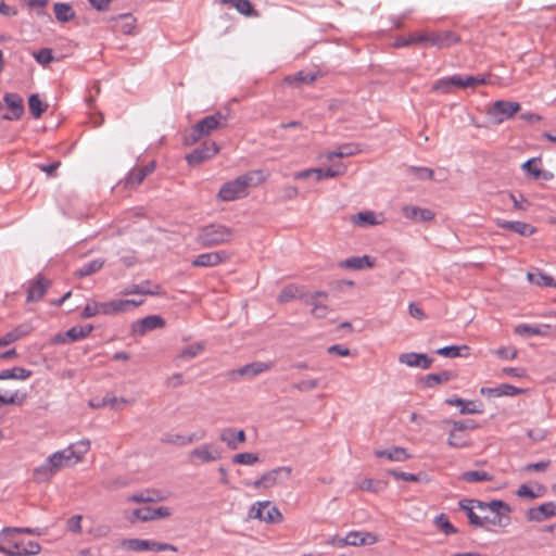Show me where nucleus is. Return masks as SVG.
I'll return each instance as SVG.
<instances>
[{"instance_id": "nucleus-1", "label": "nucleus", "mask_w": 556, "mask_h": 556, "mask_svg": "<svg viewBox=\"0 0 556 556\" xmlns=\"http://www.w3.org/2000/svg\"><path fill=\"white\" fill-rule=\"evenodd\" d=\"M460 36L448 29L415 31L408 36H399L393 41L394 48L422 46L437 49H447L460 42Z\"/></svg>"}, {"instance_id": "nucleus-2", "label": "nucleus", "mask_w": 556, "mask_h": 556, "mask_svg": "<svg viewBox=\"0 0 556 556\" xmlns=\"http://www.w3.org/2000/svg\"><path fill=\"white\" fill-rule=\"evenodd\" d=\"M346 154L342 149L336 151H327L320 155V159L327 163V165L318 168H309L294 174L295 179L313 178L315 181H320L326 178H333L344 174L345 165L340 161Z\"/></svg>"}, {"instance_id": "nucleus-3", "label": "nucleus", "mask_w": 556, "mask_h": 556, "mask_svg": "<svg viewBox=\"0 0 556 556\" xmlns=\"http://www.w3.org/2000/svg\"><path fill=\"white\" fill-rule=\"evenodd\" d=\"M265 180V177L260 170L248 172L236 179L225 182L217 194L222 201H235L248 194L250 187H256Z\"/></svg>"}, {"instance_id": "nucleus-4", "label": "nucleus", "mask_w": 556, "mask_h": 556, "mask_svg": "<svg viewBox=\"0 0 556 556\" xmlns=\"http://www.w3.org/2000/svg\"><path fill=\"white\" fill-rule=\"evenodd\" d=\"M477 508L482 513L483 526L480 528L492 530L493 528H505L510 523V508L503 501L477 502Z\"/></svg>"}, {"instance_id": "nucleus-5", "label": "nucleus", "mask_w": 556, "mask_h": 556, "mask_svg": "<svg viewBox=\"0 0 556 556\" xmlns=\"http://www.w3.org/2000/svg\"><path fill=\"white\" fill-rule=\"evenodd\" d=\"M233 238V229L223 224H208L198 229L195 241L202 248H213L229 243Z\"/></svg>"}, {"instance_id": "nucleus-6", "label": "nucleus", "mask_w": 556, "mask_h": 556, "mask_svg": "<svg viewBox=\"0 0 556 556\" xmlns=\"http://www.w3.org/2000/svg\"><path fill=\"white\" fill-rule=\"evenodd\" d=\"M226 124V116L222 113L207 115L198 123H195L190 132L185 136L184 142L186 146H192L201 140L203 137L211 135L212 131L223 127Z\"/></svg>"}, {"instance_id": "nucleus-7", "label": "nucleus", "mask_w": 556, "mask_h": 556, "mask_svg": "<svg viewBox=\"0 0 556 556\" xmlns=\"http://www.w3.org/2000/svg\"><path fill=\"white\" fill-rule=\"evenodd\" d=\"M77 445L78 451H75L71 445L62 451L53 453L47 458L56 472L71 464L79 462L81 459V455L86 454L90 448V442L88 440L80 441Z\"/></svg>"}, {"instance_id": "nucleus-8", "label": "nucleus", "mask_w": 556, "mask_h": 556, "mask_svg": "<svg viewBox=\"0 0 556 556\" xmlns=\"http://www.w3.org/2000/svg\"><path fill=\"white\" fill-rule=\"evenodd\" d=\"M521 109L515 101L497 100L493 102L485 111L488 118L494 124L500 125L515 116Z\"/></svg>"}, {"instance_id": "nucleus-9", "label": "nucleus", "mask_w": 556, "mask_h": 556, "mask_svg": "<svg viewBox=\"0 0 556 556\" xmlns=\"http://www.w3.org/2000/svg\"><path fill=\"white\" fill-rule=\"evenodd\" d=\"M119 546L126 551L130 552H165L172 551L177 552V547L169 543H162L151 540H142V539H124L121 541Z\"/></svg>"}, {"instance_id": "nucleus-10", "label": "nucleus", "mask_w": 556, "mask_h": 556, "mask_svg": "<svg viewBox=\"0 0 556 556\" xmlns=\"http://www.w3.org/2000/svg\"><path fill=\"white\" fill-rule=\"evenodd\" d=\"M249 517L267 523H278L283 519L277 506L273 505L269 501L253 504L249 511Z\"/></svg>"}, {"instance_id": "nucleus-11", "label": "nucleus", "mask_w": 556, "mask_h": 556, "mask_svg": "<svg viewBox=\"0 0 556 556\" xmlns=\"http://www.w3.org/2000/svg\"><path fill=\"white\" fill-rule=\"evenodd\" d=\"M291 468L287 466L277 467L273 470L264 473L260 479L255 480L252 485L253 488H265L269 489L278 484H282L290 479Z\"/></svg>"}, {"instance_id": "nucleus-12", "label": "nucleus", "mask_w": 556, "mask_h": 556, "mask_svg": "<svg viewBox=\"0 0 556 556\" xmlns=\"http://www.w3.org/2000/svg\"><path fill=\"white\" fill-rule=\"evenodd\" d=\"M170 509L165 506L160 507H141L134 509L130 515H127L126 518L129 522L135 523L136 521H151L161 518H167L170 516Z\"/></svg>"}, {"instance_id": "nucleus-13", "label": "nucleus", "mask_w": 556, "mask_h": 556, "mask_svg": "<svg viewBox=\"0 0 556 556\" xmlns=\"http://www.w3.org/2000/svg\"><path fill=\"white\" fill-rule=\"evenodd\" d=\"M273 367V362H253L238 369L231 370L229 372V378L231 380H237V376L254 378L262 372L268 371Z\"/></svg>"}, {"instance_id": "nucleus-14", "label": "nucleus", "mask_w": 556, "mask_h": 556, "mask_svg": "<svg viewBox=\"0 0 556 556\" xmlns=\"http://www.w3.org/2000/svg\"><path fill=\"white\" fill-rule=\"evenodd\" d=\"M116 303L115 300L109 302H88L84 307L80 316L81 318H91L97 315H116Z\"/></svg>"}, {"instance_id": "nucleus-15", "label": "nucleus", "mask_w": 556, "mask_h": 556, "mask_svg": "<svg viewBox=\"0 0 556 556\" xmlns=\"http://www.w3.org/2000/svg\"><path fill=\"white\" fill-rule=\"evenodd\" d=\"M219 151L214 141H204L199 148L194 149L186 156L189 165H198L207 159L213 157Z\"/></svg>"}, {"instance_id": "nucleus-16", "label": "nucleus", "mask_w": 556, "mask_h": 556, "mask_svg": "<svg viewBox=\"0 0 556 556\" xmlns=\"http://www.w3.org/2000/svg\"><path fill=\"white\" fill-rule=\"evenodd\" d=\"M155 169V162L152 161L144 166L134 167L122 181L126 188H135L139 186L144 178L152 174Z\"/></svg>"}, {"instance_id": "nucleus-17", "label": "nucleus", "mask_w": 556, "mask_h": 556, "mask_svg": "<svg viewBox=\"0 0 556 556\" xmlns=\"http://www.w3.org/2000/svg\"><path fill=\"white\" fill-rule=\"evenodd\" d=\"M165 320L159 315H149L143 317L131 325V332L134 334L143 336L148 331H152L157 328H163Z\"/></svg>"}, {"instance_id": "nucleus-18", "label": "nucleus", "mask_w": 556, "mask_h": 556, "mask_svg": "<svg viewBox=\"0 0 556 556\" xmlns=\"http://www.w3.org/2000/svg\"><path fill=\"white\" fill-rule=\"evenodd\" d=\"M190 458H197L200 463H211L222 457V451L213 443L202 444L190 452Z\"/></svg>"}, {"instance_id": "nucleus-19", "label": "nucleus", "mask_w": 556, "mask_h": 556, "mask_svg": "<svg viewBox=\"0 0 556 556\" xmlns=\"http://www.w3.org/2000/svg\"><path fill=\"white\" fill-rule=\"evenodd\" d=\"M136 18L129 14H118L116 16H112L109 20L110 27L115 33H121L124 35H132L136 28Z\"/></svg>"}, {"instance_id": "nucleus-20", "label": "nucleus", "mask_w": 556, "mask_h": 556, "mask_svg": "<svg viewBox=\"0 0 556 556\" xmlns=\"http://www.w3.org/2000/svg\"><path fill=\"white\" fill-rule=\"evenodd\" d=\"M453 426L450 431L447 443L452 447L460 448L468 446L470 441L469 437L465 433L468 426L462 421H450Z\"/></svg>"}, {"instance_id": "nucleus-21", "label": "nucleus", "mask_w": 556, "mask_h": 556, "mask_svg": "<svg viewBox=\"0 0 556 556\" xmlns=\"http://www.w3.org/2000/svg\"><path fill=\"white\" fill-rule=\"evenodd\" d=\"M399 362L408 367L428 369L431 367L433 359L424 353L409 352L401 354Z\"/></svg>"}, {"instance_id": "nucleus-22", "label": "nucleus", "mask_w": 556, "mask_h": 556, "mask_svg": "<svg viewBox=\"0 0 556 556\" xmlns=\"http://www.w3.org/2000/svg\"><path fill=\"white\" fill-rule=\"evenodd\" d=\"M554 516H556V504L554 502L543 503L527 511V519L534 522H542Z\"/></svg>"}, {"instance_id": "nucleus-23", "label": "nucleus", "mask_w": 556, "mask_h": 556, "mask_svg": "<svg viewBox=\"0 0 556 556\" xmlns=\"http://www.w3.org/2000/svg\"><path fill=\"white\" fill-rule=\"evenodd\" d=\"M228 254L225 251L206 252L198 255L193 261L194 267H214L225 262Z\"/></svg>"}, {"instance_id": "nucleus-24", "label": "nucleus", "mask_w": 556, "mask_h": 556, "mask_svg": "<svg viewBox=\"0 0 556 556\" xmlns=\"http://www.w3.org/2000/svg\"><path fill=\"white\" fill-rule=\"evenodd\" d=\"M523 393V389L516 388L508 383H502L494 388L483 387L480 389V394L489 397L516 396Z\"/></svg>"}, {"instance_id": "nucleus-25", "label": "nucleus", "mask_w": 556, "mask_h": 556, "mask_svg": "<svg viewBox=\"0 0 556 556\" xmlns=\"http://www.w3.org/2000/svg\"><path fill=\"white\" fill-rule=\"evenodd\" d=\"M327 299V294L325 292H314L309 293L305 296V304L313 306L312 314L317 318H324L327 316L328 307L324 303Z\"/></svg>"}, {"instance_id": "nucleus-26", "label": "nucleus", "mask_w": 556, "mask_h": 556, "mask_svg": "<svg viewBox=\"0 0 556 556\" xmlns=\"http://www.w3.org/2000/svg\"><path fill=\"white\" fill-rule=\"evenodd\" d=\"M219 440L235 451L239 448V445L245 442L247 437L243 430H236L235 428H225L219 433Z\"/></svg>"}, {"instance_id": "nucleus-27", "label": "nucleus", "mask_w": 556, "mask_h": 556, "mask_svg": "<svg viewBox=\"0 0 556 556\" xmlns=\"http://www.w3.org/2000/svg\"><path fill=\"white\" fill-rule=\"evenodd\" d=\"M3 101L7 106L11 110L12 115H4V119H18L24 114L23 99L17 93L9 92L3 97Z\"/></svg>"}, {"instance_id": "nucleus-28", "label": "nucleus", "mask_w": 556, "mask_h": 556, "mask_svg": "<svg viewBox=\"0 0 556 556\" xmlns=\"http://www.w3.org/2000/svg\"><path fill=\"white\" fill-rule=\"evenodd\" d=\"M384 220L386 218L382 213H375L372 211L359 212L352 218L353 224L361 227L381 225Z\"/></svg>"}, {"instance_id": "nucleus-29", "label": "nucleus", "mask_w": 556, "mask_h": 556, "mask_svg": "<svg viewBox=\"0 0 556 556\" xmlns=\"http://www.w3.org/2000/svg\"><path fill=\"white\" fill-rule=\"evenodd\" d=\"M403 216L414 222H430L435 214L429 208H422L414 205H405L402 208Z\"/></svg>"}, {"instance_id": "nucleus-30", "label": "nucleus", "mask_w": 556, "mask_h": 556, "mask_svg": "<svg viewBox=\"0 0 556 556\" xmlns=\"http://www.w3.org/2000/svg\"><path fill=\"white\" fill-rule=\"evenodd\" d=\"M496 225L503 229L511 230L520 236L530 237L536 232V228L525 222L496 220Z\"/></svg>"}, {"instance_id": "nucleus-31", "label": "nucleus", "mask_w": 556, "mask_h": 556, "mask_svg": "<svg viewBox=\"0 0 556 556\" xmlns=\"http://www.w3.org/2000/svg\"><path fill=\"white\" fill-rule=\"evenodd\" d=\"M446 404L451 406L459 407V412L462 415L466 414H482L483 406L481 403L475 401H466L459 397H452L445 401Z\"/></svg>"}, {"instance_id": "nucleus-32", "label": "nucleus", "mask_w": 556, "mask_h": 556, "mask_svg": "<svg viewBox=\"0 0 556 556\" xmlns=\"http://www.w3.org/2000/svg\"><path fill=\"white\" fill-rule=\"evenodd\" d=\"M49 286H50L49 280H46L43 277L38 276L35 280H33L29 283V287L27 289V301L28 302L39 301L45 295Z\"/></svg>"}, {"instance_id": "nucleus-33", "label": "nucleus", "mask_w": 556, "mask_h": 556, "mask_svg": "<svg viewBox=\"0 0 556 556\" xmlns=\"http://www.w3.org/2000/svg\"><path fill=\"white\" fill-rule=\"evenodd\" d=\"M375 455L378 458H387L390 462H405L410 455L404 447L392 446L386 450H376Z\"/></svg>"}, {"instance_id": "nucleus-34", "label": "nucleus", "mask_w": 556, "mask_h": 556, "mask_svg": "<svg viewBox=\"0 0 556 556\" xmlns=\"http://www.w3.org/2000/svg\"><path fill=\"white\" fill-rule=\"evenodd\" d=\"M521 168L525 173L531 177L532 179H548L551 175L548 173H544L541 168L540 159H530L521 165Z\"/></svg>"}, {"instance_id": "nucleus-35", "label": "nucleus", "mask_w": 556, "mask_h": 556, "mask_svg": "<svg viewBox=\"0 0 556 556\" xmlns=\"http://www.w3.org/2000/svg\"><path fill=\"white\" fill-rule=\"evenodd\" d=\"M477 502L478 501H472V500H467V501H464L460 503V508L465 511L468 520H469V523L475 526V527H478L480 528L481 526H483L482 523V513L481 514H478L476 511L477 508Z\"/></svg>"}, {"instance_id": "nucleus-36", "label": "nucleus", "mask_w": 556, "mask_h": 556, "mask_svg": "<svg viewBox=\"0 0 556 556\" xmlns=\"http://www.w3.org/2000/svg\"><path fill=\"white\" fill-rule=\"evenodd\" d=\"M377 542V536L367 531H350V545L364 546L372 545Z\"/></svg>"}, {"instance_id": "nucleus-37", "label": "nucleus", "mask_w": 556, "mask_h": 556, "mask_svg": "<svg viewBox=\"0 0 556 556\" xmlns=\"http://www.w3.org/2000/svg\"><path fill=\"white\" fill-rule=\"evenodd\" d=\"M471 353V349L468 345H451V346H444L439 350H437V354L443 356V357H468Z\"/></svg>"}, {"instance_id": "nucleus-38", "label": "nucleus", "mask_w": 556, "mask_h": 556, "mask_svg": "<svg viewBox=\"0 0 556 556\" xmlns=\"http://www.w3.org/2000/svg\"><path fill=\"white\" fill-rule=\"evenodd\" d=\"M55 18L61 23H67L75 17L74 9L65 2H56L53 5Z\"/></svg>"}, {"instance_id": "nucleus-39", "label": "nucleus", "mask_w": 556, "mask_h": 556, "mask_svg": "<svg viewBox=\"0 0 556 556\" xmlns=\"http://www.w3.org/2000/svg\"><path fill=\"white\" fill-rule=\"evenodd\" d=\"M308 293H303L302 290L295 285L286 286L278 295V302L287 303L296 298L302 299L305 302V296Z\"/></svg>"}, {"instance_id": "nucleus-40", "label": "nucleus", "mask_w": 556, "mask_h": 556, "mask_svg": "<svg viewBox=\"0 0 556 556\" xmlns=\"http://www.w3.org/2000/svg\"><path fill=\"white\" fill-rule=\"evenodd\" d=\"M317 78V74L313 72L300 71L294 75L287 76L286 80L294 85L295 87H301L303 85H309L315 81Z\"/></svg>"}, {"instance_id": "nucleus-41", "label": "nucleus", "mask_w": 556, "mask_h": 556, "mask_svg": "<svg viewBox=\"0 0 556 556\" xmlns=\"http://www.w3.org/2000/svg\"><path fill=\"white\" fill-rule=\"evenodd\" d=\"M454 83H455V87H457V88H475L477 86L485 85L486 79L482 75H477V76L456 75V81H454Z\"/></svg>"}, {"instance_id": "nucleus-42", "label": "nucleus", "mask_w": 556, "mask_h": 556, "mask_svg": "<svg viewBox=\"0 0 556 556\" xmlns=\"http://www.w3.org/2000/svg\"><path fill=\"white\" fill-rule=\"evenodd\" d=\"M527 279L531 283H533L538 287H548V288L556 287V279L547 274L542 273V271L528 273Z\"/></svg>"}, {"instance_id": "nucleus-43", "label": "nucleus", "mask_w": 556, "mask_h": 556, "mask_svg": "<svg viewBox=\"0 0 556 556\" xmlns=\"http://www.w3.org/2000/svg\"><path fill=\"white\" fill-rule=\"evenodd\" d=\"M455 378H456V374L448 371V370H443L439 374H429L425 378V384L428 388H432L435 384L446 383Z\"/></svg>"}, {"instance_id": "nucleus-44", "label": "nucleus", "mask_w": 556, "mask_h": 556, "mask_svg": "<svg viewBox=\"0 0 556 556\" xmlns=\"http://www.w3.org/2000/svg\"><path fill=\"white\" fill-rule=\"evenodd\" d=\"M458 479L464 482L476 483V482L491 481L493 479V477L483 470H471V471L463 472L458 477Z\"/></svg>"}, {"instance_id": "nucleus-45", "label": "nucleus", "mask_w": 556, "mask_h": 556, "mask_svg": "<svg viewBox=\"0 0 556 556\" xmlns=\"http://www.w3.org/2000/svg\"><path fill=\"white\" fill-rule=\"evenodd\" d=\"M92 330L93 326L90 324L84 326H74L65 331V336L70 338L71 342H75L87 338Z\"/></svg>"}, {"instance_id": "nucleus-46", "label": "nucleus", "mask_w": 556, "mask_h": 556, "mask_svg": "<svg viewBox=\"0 0 556 556\" xmlns=\"http://www.w3.org/2000/svg\"><path fill=\"white\" fill-rule=\"evenodd\" d=\"M12 533H24L30 535H41V531L38 528H28V527H5L0 531V539L2 541H10L9 536Z\"/></svg>"}, {"instance_id": "nucleus-47", "label": "nucleus", "mask_w": 556, "mask_h": 556, "mask_svg": "<svg viewBox=\"0 0 556 556\" xmlns=\"http://www.w3.org/2000/svg\"><path fill=\"white\" fill-rule=\"evenodd\" d=\"M31 376V371L24 367H13L10 369H4L0 372V380L7 379H16V380H26Z\"/></svg>"}, {"instance_id": "nucleus-48", "label": "nucleus", "mask_w": 556, "mask_h": 556, "mask_svg": "<svg viewBox=\"0 0 556 556\" xmlns=\"http://www.w3.org/2000/svg\"><path fill=\"white\" fill-rule=\"evenodd\" d=\"M56 471L52 468V465L48 459L46 462L36 467L33 472V477L37 482H46L48 481Z\"/></svg>"}, {"instance_id": "nucleus-49", "label": "nucleus", "mask_w": 556, "mask_h": 556, "mask_svg": "<svg viewBox=\"0 0 556 556\" xmlns=\"http://www.w3.org/2000/svg\"><path fill=\"white\" fill-rule=\"evenodd\" d=\"M104 265L103 258H96L92 260L86 264H84L79 269L76 271V276L79 278L90 276L97 271H99Z\"/></svg>"}, {"instance_id": "nucleus-50", "label": "nucleus", "mask_w": 556, "mask_h": 556, "mask_svg": "<svg viewBox=\"0 0 556 556\" xmlns=\"http://www.w3.org/2000/svg\"><path fill=\"white\" fill-rule=\"evenodd\" d=\"M376 260L368 255L353 256L350 257V269L361 270L366 268H372Z\"/></svg>"}, {"instance_id": "nucleus-51", "label": "nucleus", "mask_w": 556, "mask_h": 556, "mask_svg": "<svg viewBox=\"0 0 556 556\" xmlns=\"http://www.w3.org/2000/svg\"><path fill=\"white\" fill-rule=\"evenodd\" d=\"M454 81H456V75L441 78L433 84L432 90L444 94L451 93L452 88L455 87Z\"/></svg>"}, {"instance_id": "nucleus-52", "label": "nucleus", "mask_w": 556, "mask_h": 556, "mask_svg": "<svg viewBox=\"0 0 556 556\" xmlns=\"http://www.w3.org/2000/svg\"><path fill=\"white\" fill-rule=\"evenodd\" d=\"M161 500L159 492L156 491H143L137 494H132L128 497L129 502L134 503H152Z\"/></svg>"}, {"instance_id": "nucleus-53", "label": "nucleus", "mask_w": 556, "mask_h": 556, "mask_svg": "<svg viewBox=\"0 0 556 556\" xmlns=\"http://www.w3.org/2000/svg\"><path fill=\"white\" fill-rule=\"evenodd\" d=\"M225 3L231 4L237 11L245 16L254 15V9L249 0H223Z\"/></svg>"}, {"instance_id": "nucleus-54", "label": "nucleus", "mask_w": 556, "mask_h": 556, "mask_svg": "<svg viewBox=\"0 0 556 556\" xmlns=\"http://www.w3.org/2000/svg\"><path fill=\"white\" fill-rule=\"evenodd\" d=\"M522 329L525 332H527L530 336H546L552 330L555 332L556 328H552L549 325H543V326H520L518 327V331Z\"/></svg>"}, {"instance_id": "nucleus-55", "label": "nucleus", "mask_w": 556, "mask_h": 556, "mask_svg": "<svg viewBox=\"0 0 556 556\" xmlns=\"http://www.w3.org/2000/svg\"><path fill=\"white\" fill-rule=\"evenodd\" d=\"M28 106L31 114L35 117H40L41 114L46 111V105L42 103L38 94H31L28 99Z\"/></svg>"}, {"instance_id": "nucleus-56", "label": "nucleus", "mask_w": 556, "mask_h": 556, "mask_svg": "<svg viewBox=\"0 0 556 556\" xmlns=\"http://www.w3.org/2000/svg\"><path fill=\"white\" fill-rule=\"evenodd\" d=\"M144 302L143 299L115 300L117 314L130 311Z\"/></svg>"}, {"instance_id": "nucleus-57", "label": "nucleus", "mask_w": 556, "mask_h": 556, "mask_svg": "<svg viewBox=\"0 0 556 556\" xmlns=\"http://www.w3.org/2000/svg\"><path fill=\"white\" fill-rule=\"evenodd\" d=\"M527 435L532 442L539 443L547 438L548 430L543 427L535 426L527 431Z\"/></svg>"}, {"instance_id": "nucleus-58", "label": "nucleus", "mask_w": 556, "mask_h": 556, "mask_svg": "<svg viewBox=\"0 0 556 556\" xmlns=\"http://www.w3.org/2000/svg\"><path fill=\"white\" fill-rule=\"evenodd\" d=\"M34 59L41 65L46 66L51 63L54 58L50 48H42L33 54Z\"/></svg>"}, {"instance_id": "nucleus-59", "label": "nucleus", "mask_w": 556, "mask_h": 556, "mask_svg": "<svg viewBox=\"0 0 556 556\" xmlns=\"http://www.w3.org/2000/svg\"><path fill=\"white\" fill-rule=\"evenodd\" d=\"M538 491L539 492H535L532 488H530L528 484H521L516 494L519 496V497H527L529 500H533V498H536L539 496H541L543 494V488L542 486H539L538 488Z\"/></svg>"}, {"instance_id": "nucleus-60", "label": "nucleus", "mask_w": 556, "mask_h": 556, "mask_svg": "<svg viewBox=\"0 0 556 556\" xmlns=\"http://www.w3.org/2000/svg\"><path fill=\"white\" fill-rule=\"evenodd\" d=\"M358 486L361 490H367L378 493L386 488V483L381 481H374L371 479H364L363 481L359 482Z\"/></svg>"}, {"instance_id": "nucleus-61", "label": "nucleus", "mask_w": 556, "mask_h": 556, "mask_svg": "<svg viewBox=\"0 0 556 556\" xmlns=\"http://www.w3.org/2000/svg\"><path fill=\"white\" fill-rule=\"evenodd\" d=\"M497 357L506 361L515 359L517 357V350L514 346H501L493 351Z\"/></svg>"}, {"instance_id": "nucleus-62", "label": "nucleus", "mask_w": 556, "mask_h": 556, "mask_svg": "<svg viewBox=\"0 0 556 556\" xmlns=\"http://www.w3.org/2000/svg\"><path fill=\"white\" fill-rule=\"evenodd\" d=\"M257 460H258V457L256 454L248 453V452L236 454L232 457V462L235 464H241V465H253Z\"/></svg>"}, {"instance_id": "nucleus-63", "label": "nucleus", "mask_w": 556, "mask_h": 556, "mask_svg": "<svg viewBox=\"0 0 556 556\" xmlns=\"http://www.w3.org/2000/svg\"><path fill=\"white\" fill-rule=\"evenodd\" d=\"M204 349V345L202 343H195L192 345H189L185 348L181 353L180 357L182 359L189 361L195 357L202 350Z\"/></svg>"}, {"instance_id": "nucleus-64", "label": "nucleus", "mask_w": 556, "mask_h": 556, "mask_svg": "<svg viewBox=\"0 0 556 556\" xmlns=\"http://www.w3.org/2000/svg\"><path fill=\"white\" fill-rule=\"evenodd\" d=\"M435 525L437 527L443 531L445 534L455 533L456 530L453 527V525L448 521L445 515H440L435 518Z\"/></svg>"}]
</instances>
